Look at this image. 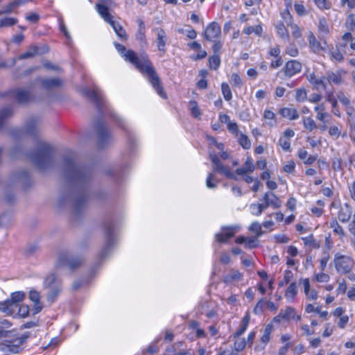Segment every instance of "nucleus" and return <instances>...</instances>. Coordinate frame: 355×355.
I'll list each match as a JSON object with an SVG mask.
<instances>
[{"label": "nucleus", "instance_id": "nucleus-27", "mask_svg": "<svg viewBox=\"0 0 355 355\" xmlns=\"http://www.w3.org/2000/svg\"><path fill=\"white\" fill-rule=\"evenodd\" d=\"M352 214V207L347 203H345L340 209L338 213V219L343 222L346 223L349 221Z\"/></svg>", "mask_w": 355, "mask_h": 355}, {"label": "nucleus", "instance_id": "nucleus-8", "mask_svg": "<svg viewBox=\"0 0 355 355\" xmlns=\"http://www.w3.org/2000/svg\"><path fill=\"white\" fill-rule=\"evenodd\" d=\"M210 159L212 163L213 169L215 172L224 175L227 178L237 180L236 176L230 170V168L224 166L218 157L215 154H209Z\"/></svg>", "mask_w": 355, "mask_h": 355}, {"label": "nucleus", "instance_id": "nucleus-6", "mask_svg": "<svg viewBox=\"0 0 355 355\" xmlns=\"http://www.w3.org/2000/svg\"><path fill=\"white\" fill-rule=\"evenodd\" d=\"M28 336L24 334L14 338L8 339L0 343V349L5 352L18 353L24 348Z\"/></svg>", "mask_w": 355, "mask_h": 355}, {"label": "nucleus", "instance_id": "nucleus-14", "mask_svg": "<svg viewBox=\"0 0 355 355\" xmlns=\"http://www.w3.org/2000/svg\"><path fill=\"white\" fill-rule=\"evenodd\" d=\"M302 63L296 60L288 61L284 68V73L288 77H292L302 70Z\"/></svg>", "mask_w": 355, "mask_h": 355}, {"label": "nucleus", "instance_id": "nucleus-31", "mask_svg": "<svg viewBox=\"0 0 355 355\" xmlns=\"http://www.w3.org/2000/svg\"><path fill=\"white\" fill-rule=\"evenodd\" d=\"M15 307L11 303L10 300L0 302V311L5 313L6 315H13L15 312Z\"/></svg>", "mask_w": 355, "mask_h": 355}, {"label": "nucleus", "instance_id": "nucleus-49", "mask_svg": "<svg viewBox=\"0 0 355 355\" xmlns=\"http://www.w3.org/2000/svg\"><path fill=\"white\" fill-rule=\"evenodd\" d=\"M249 230L255 233L257 238L261 236L263 233L261 230V225L257 221H254L250 225Z\"/></svg>", "mask_w": 355, "mask_h": 355}, {"label": "nucleus", "instance_id": "nucleus-19", "mask_svg": "<svg viewBox=\"0 0 355 355\" xmlns=\"http://www.w3.org/2000/svg\"><path fill=\"white\" fill-rule=\"evenodd\" d=\"M346 72L344 70H338L335 72H327V80L329 83L334 85H340L344 83V76Z\"/></svg>", "mask_w": 355, "mask_h": 355}, {"label": "nucleus", "instance_id": "nucleus-22", "mask_svg": "<svg viewBox=\"0 0 355 355\" xmlns=\"http://www.w3.org/2000/svg\"><path fill=\"white\" fill-rule=\"evenodd\" d=\"M12 93L15 100L19 103H28L31 98V96L29 92L25 89H17Z\"/></svg>", "mask_w": 355, "mask_h": 355}, {"label": "nucleus", "instance_id": "nucleus-58", "mask_svg": "<svg viewBox=\"0 0 355 355\" xmlns=\"http://www.w3.org/2000/svg\"><path fill=\"white\" fill-rule=\"evenodd\" d=\"M314 279L318 282L326 283L329 281L330 277L328 274H326L322 271L321 272L315 274Z\"/></svg>", "mask_w": 355, "mask_h": 355}, {"label": "nucleus", "instance_id": "nucleus-45", "mask_svg": "<svg viewBox=\"0 0 355 355\" xmlns=\"http://www.w3.org/2000/svg\"><path fill=\"white\" fill-rule=\"evenodd\" d=\"M303 125L309 131H312L317 127L315 121L309 116L303 118Z\"/></svg>", "mask_w": 355, "mask_h": 355}, {"label": "nucleus", "instance_id": "nucleus-26", "mask_svg": "<svg viewBox=\"0 0 355 355\" xmlns=\"http://www.w3.org/2000/svg\"><path fill=\"white\" fill-rule=\"evenodd\" d=\"M29 299L34 302V313H38L42 309V306L40 302V295L35 290H31L29 292Z\"/></svg>", "mask_w": 355, "mask_h": 355}, {"label": "nucleus", "instance_id": "nucleus-17", "mask_svg": "<svg viewBox=\"0 0 355 355\" xmlns=\"http://www.w3.org/2000/svg\"><path fill=\"white\" fill-rule=\"evenodd\" d=\"M347 123L349 128V136L355 142V109L354 107H349L347 109Z\"/></svg>", "mask_w": 355, "mask_h": 355}, {"label": "nucleus", "instance_id": "nucleus-32", "mask_svg": "<svg viewBox=\"0 0 355 355\" xmlns=\"http://www.w3.org/2000/svg\"><path fill=\"white\" fill-rule=\"evenodd\" d=\"M275 28L277 35L284 40L288 41L290 35L285 24L283 22L279 21L275 24Z\"/></svg>", "mask_w": 355, "mask_h": 355}, {"label": "nucleus", "instance_id": "nucleus-43", "mask_svg": "<svg viewBox=\"0 0 355 355\" xmlns=\"http://www.w3.org/2000/svg\"><path fill=\"white\" fill-rule=\"evenodd\" d=\"M329 54L331 55V59L337 62H342L344 59L343 55L338 48V46H336V48L334 49L332 48L329 49Z\"/></svg>", "mask_w": 355, "mask_h": 355}, {"label": "nucleus", "instance_id": "nucleus-35", "mask_svg": "<svg viewBox=\"0 0 355 355\" xmlns=\"http://www.w3.org/2000/svg\"><path fill=\"white\" fill-rule=\"evenodd\" d=\"M297 293V284L295 282L291 283L287 288L285 293V297L288 301H293Z\"/></svg>", "mask_w": 355, "mask_h": 355}, {"label": "nucleus", "instance_id": "nucleus-41", "mask_svg": "<svg viewBox=\"0 0 355 355\" xmlns=\"http://www.w3.org/2000/svg\"><path fill=\"white\" fill-rule=\"evenodd\" d=\"M305 245L310 246L313 248L317 249L320 248V244L316 239L313 237V234H310L308 236L302 237Z\"/></svg>", "mask_w": 355, "mask_h": 355}, {"label": "nucleus", "instance_id": "nucleus-37", "mask_svg": "<svg viewBox=\"0 0 355 355\" xmlns=\"http://www.w3.org/2000/svg\"><path fill=\"white\" fill-rule=\"evenodd\" d=\"M284 320H291L295 318V310L291 306L287 307L285 310H281L278 316Z\"/></svg>", "mask_w": 355, "mask_h": 355}, {"label": "nucleus", "instance_id": "nucleus-54", "mask_svg": "<svg viewBox=\"0 0 355 355\" xmlns=\"http://www.w3.org/2000/svg\"><path fill=\"white\" fill-rule=\"evenodd\" d=\"M218 184V181L215 178V176L213 173H209L207 180H206V186L209 189H215L216 188Z\"/></svg>", "mask_w": 355, "mask_h": 355}, {"label": "nucleus", "instance_id": "nucleus-57", "mask_svg": "<svg viewBox=\"0 0 355 355\" xmlns=\"http://www.w3.org/2000/svg\"><path fill=\"white\" fill-rule=\"evenodd\" d=\"M307 93L305 89L299 88L295 92V99L298 102H304L306 100Z\"/></svg>", "mask_w": 355, "mask_h": 355}, {"label": "nucleus", "instance_id": "nucleus-46", "mask_svg": "<svg viewBox=\"0 0 355 355\" xmlns=\"http://www.w3.org/2000/svg\"><path fill=\"white\" fill-rule=\"evenodd\" d=\"M221 90L223 97L226 101H229L232 98V91L227 83H223L221 84Z\"/></svg>", "mask_w": 355, "mask_h": 355}, {"label": "nucleus", "instance_id": "nucleus-3", "mask_svg": "<svg viewBox=\"0 0 355 355\" xmlns=\"http://www.w3.org/2000/svg\"><path fill=\"white\" fill-rule=\"evenodd\" d=\"M28 156L37 168L46 169L52 163V148L47 143L39 141L36 151Z\"/></svg>", "mask_w": 355, "mask_h": 355}, {"label": "nucleus", "instance_id": "nucleus-11", "mask_svg": "<svg viewBox=\"0 0 355 355\" xmlns=\"http://www.w3.org/2000/svg\"><path fill=\"white\" fill-rule=\"evenodd\" d=\"M216 305L214 302L205 301L199 304L198 312L201 315H205L211 318L216 315Z\"/></svg>", "mask_w": 355, "mask_h": 355}, {"label": "nucleus", "instance_id": "nucleus-55", "mask_svg": "<svg viewBox=\"0 0 355 355\" xmlns=\"http://www.w3.org/2000/svg\"><path fill=\"white\" fill-rule=\"evenodd\" d=\"M239 143L244 149H249L251 147V142L245 135H239Z\"/></svg>", "mask_w": 355, "mask_h": 355}, {"label": "nucleus", "instance_id": "nucleus-33", "mask_svg": "<svg viewBox=\"0 0 355 355\" xmlns=\"http://www.w3.org/2000/svg\"><path fill=\"white\" fill-rule=\"evenodd\" d=\"M306 78L316 89H321V87H324V83L322 79L320 77L317 76L315 73L307 74Z\"/></svg>", "mask_w": 355, "mask_h": 355}, {"label": "nucleus", "instance_id": "nucleus-30", "mask_svg": "<svg viewBox=\"0 0 355 355\" xmlns=\"http://www.w3.org/2000/svg\"><path fill=\"white\" fill-rule=\"evenodd\" d=\"M96 9L98 14L107 23L110 24L112 21V17L109 12L107 6L104 4L98 3L96 5Z\"/></svg>", "mask_w": 355, "mask_h": 355}, {"label": "nucleus", "instance_id": "nucleus-25", "mask_svg": "<svg viewBox=\"0 0 355 355\" xmlns=\"http://www.w3.org/2000/svg\"><path fill=\"white\" fill-rule=\"evenodd\" d=\"M279 114L288 120H296L300 115L298 111L295 108L283 107L279 110Z\"/></svg>", "mask_w": 355, "mask_h": 355}, {"label": "nucleus", "instance_id": "nucleus-48", "mask_svg": "<svg viewBox=\"0 0 355 355\" xmlns=\"http://www.w3.org/2000/svg\"><path fill=\"white\" fill-rule=\"evenodd\" d=\"M18 20L14 17H5L0 19V28L12 26L17 23Z\"/></svg>", "mask_w": 355, "mask_h": 355}, {"label": "nucleus", "instance_id": "nucleus-5", "mask_svg": "<svg viewBox=\"0 0 355 355\" xmlns=\"http://www.w3.org/2000/svg\"><path fill=\"white\" fill-rule=\"evenodd\" d=\"M83 259L82 257L71 254L67 252H60L56 262L57 267H67L74 270L82 265Z\"/></svg>", "mask_w": 355, "mask_h": 355}, {"label": "nucleus", "instance_id": "nucleus-42", "mask_svg": "<svg viewBox=\"0 0 355 355\" xmlns=\"http://www.w3.org/2000/svg\"><path fill=\"white\" fill-rule=\"evenodd\" d=\"M263 118L267 121V124L273 126L277 123L275 113L270 110H265L263 112Z\"/></svg>", "mask_w": 355, "mask_h": 355}, {"label": "nucleus", "instance_id": "nucleus-15", "mask_svg": "<svg viewBox=\"0 0 355 355\" xmlns=\"http://www.w3.org/2000/svg\"><path fill=\"white\" fill-rule=\"evenodd\" d=\"M85 94L96 103L98 108H101L103 105L104 96L101 90L98 88L95 87L93 89H85Z\"/></svg>", "mask_w": 355, "mask_h": 355}, {"label": "nucleus", "instance_id": "nucleus-16", "mask_svg": "<svg viewBox=\"0 0 355 355\" xmlns=\"http://www.w3.org/2000/svg\"><path fill=\"white\" fill-rule=\"evenodd\" d=\"M220 33V27L216 22L210 23L204 32V37L208 41H213L218 37Z\"/></svg>", "mask_w": 355, "mask_h": 355}, {"label": "nucleus", "instance_id": "nucleus-40", "mask_svg": "<svg viewBox=\"0 0 355 355\" xmlns=\"http://www.w3.org/2000/svg\"><path fill=\"white\" fill-rule=\"evenodd\" d=\"M314 110L317 113L316 118L320 121H323L324 118L328 115L325 111V106L323 103L315 106Z\"/></svg>", "mask_w": 355, "mask_h": 355}, {"label": "nucleus", "instance_id": "nucleus-44", "mask_svg": "<svg viewBox=\"0 0 355 355\" xmlns=\"http://www.w3.org/2000/svg\"><path fill=\"white\" fill-rule=\"evenodd\" d=\"M190 111L191 115L196 119H200L201 116V111L198 107V103L196 101H189Z\"/></svg>", "mask_w": 355, "mask_h": 355}, {"label": "nucleus", "instance_id": "nucleus-53", "mask_svg": "<svg viewBox=\"0 0 355 355\" xmlns=\"http://www.w3.org/2000/svg\"><path fill=\"white\" fill-rule=\"evenodd\" d=\"M330 227L334 230V232L336 234L340 236L344 235L343 228L339 225L336 220L334 219L330 222Z\"/></svg>", "mask_w": 355, "mask_h": 355}, {"label": "nucleus", "instance_id": "nucleus-12", "mask_svg": "<svg viewBox=\"0 0 355 355\" xmlns=\"http://www.w3.org/2000/svg\"><path fill=\"white\" fill-rule=\"evenodd\" d=\"M112 226L108 225L106 227V242L105 245L98 254L101 259H104L111 250V248L114 245V238L112 236Z\"/></svg>", "mask_w": 355, "mask_h": 355}, {"label": "nucleus", "instance_id": "nucleus-34", "mask_svg": "<svg viewBox=\"0 0 355 355\" xmlns=\"http://www.w3.org/2000/svg\"><path fill=\"white\" fill-rule=\"evenodd\" d=\"M42 84L44 87L51 89L60 86L62 84V82L59 78H53L43 79L42 81Z\"/></svg>", "mask_w": 355, "mask_h": 355}, {"label": "nucleus", "instance_id": "nucleus-10", "mask_svg": "<svg viewBox=\"0 0 355 355\" xmlns=\"http://www.w3.org/2000/svg\"><path fill=\"white\" fill-rule=\"evenodd\" d=\"M239 230V227L238 226L224 227L219 233L216 234V239L218 242L225 243L233 237Z\"/></svg>", "mask_w": 355, "mask_h": 355}, {"label": "nucleus", "instance_id": "nucleus-63", "mask_svg": "<svg viewBox=\"0 0 355 355\" xmlns=\"http://www.w3.org/2000/svg\"><path fill=\"white\" fill-rule=\"evenodd\" d=\"M345 26L349 31H353L355 30V16L349 15L347 18Z\"/></svg>", "mask_w": 355, "mask_h": 355}, {"label": "nucleus", "instance_id": "nucleus-52", "mask_svg": "<svg viewBox=\"0 0 355 355\" xmlns=\"http://www.w3.org/2000/svg\"><path fill=\"white\" fill-rule=\"evenodd\" d=\"M209 64L211 69L216 70L220 64V59L219 55H214L209 58Z\"/></svg>", "mask_w": 355, "mask_h": 355}, {"label": "nucleus", "instance_id": "nucleus-7", "mask_svg": "<svg viewBox=\"0 0 355 355\" xmlns=\"http://www.w3.org/2000/svg\"><path fill=\"white\" fill-rule=\"evenodd\" d=\"M334 263L336 271L342 275L351 272L354 266V261L352 257L340 253L334 255Z\"/></svg>", "mask_w": 355, "mask_h": 355}, {"label": "nucleus", "instance_id": "nucleus-38", "mask_svg": "<svg viewBox=\"0 0 355 355\" xmlns=\"http://www.w3.org/2000/svg\"><path fill=\"white\" fill-rule=\"evenodd\" d=\"M137 22L138 24V30L136 34V38L140 42H144L146 39L145 36V25L142 19H137Z\"/></svg>", "mask_w": 355, "mask_h": 355}, {"label": "nucleus", "instance_id": "nucleus-23", "mask_svg": "<svg viewBox=\"0 0 355 355\" xmlns=\"http://www.w3.org/2000/svg\"><path fill=\"white\" fill-rule=\"evenodd\" d=\"M243 278V274L239 270L231 269L228 273L223 277V282L225 284H232L236 282H239Z\"/></svg>", "mask_w": 355, "mask_h": 355}, {"label": "nucleus", "instance_id": "nucleus-36", "mask_svg": "<svg viewBox=\"0 0 355 355\" xmlns=\"http://www.w3.org/2000/svg\"><path fill=\"white\" fill-rule=\"evenodd\" d=\"M25 298V293L21 291L14 292L11 294L10 301L17 309L19 302H22Z\"/></svg>", "mask_w": 355, "mask_h": 355}, {"label": "nucleus", "instance_id": "nucleus-60", "mask_svg": "<svg viewBox=\"0 0 355 355\" xmlns=\"http://www.w3.org/2000/svg\"><path fill=\"white\" fill-rule=\"evenodd\" d=\"M236 340L234 341V349L236 352L243 350L246 345L245 339L240 338L239 337H234Z\"/></svg>", "mask_w": 355, "mask_h": 355}, {"label": "nucleus", "instance_id": "nucleus-4", "mask_svg": "<svg viewBox=\"0 0 355 355\" xmlns=\"http://www.w3.org/2000/svg\"><path fill=\"white\" fill-rule=\"evenodd\" d=\"M44 288L47 291V301L53 303L61 291L62 284L54 274H51L45 278Z\"/></svg>", "mask_w": 355, "mask_h": 355}, {"label": "nucleus", "instance_id": "nucleus-47", "mask_svg": "<svg viewBox=\"0 0 355 355\" xmlns=\"http://www.w3.org/2000/svg\"><path fill=\"white\" fill-rule=\"evenodd\" d=\"M272 330V327L271 324H268L265 327L263 335L261 338V340L264 345H266L269 342Z\"/></svg>", "mask_w": 355, "mask_h": 355}, {"label": "nucleus", "instance_id": "nucleus-56", "mask_svg": "<svg viewBox=\"0 0 355 355\" xmlns=\"http://www.w3.org/2000/svg\"><path fill=\"white\" fill-rule=\"evenodd\" d=\"M293 277V274L291 270H285L284 272L283 279L279 282V286L282 287L285 284H288L290 282V281L292 279Z\"/></svg>", "mask_w": 355, "mask_h": 355}, {"label": "nucleus", "instance_id": "nucleus-62", "mask_svg": "<svg viewBox=\"0 0 355 355\" xmlns=\"http://www.w3.org/2000/svg\"><path fill=\"white\" fill-rule=\"evenodd\" d=\"M17 309H18V312H17V315L21 318H26L28 315V313H29V307L28 305H26V304H21V305H19L18 304V307H17Z\"/></svg>", "mask_w": 355, "mask_h": 355}, {"label": "nucleus", "instance_id": "nucleus-9", "mask_svg": "<svg viewBox=\"0 0 355 355\" xmlns=\"http://www.w3.org/2000/svg\"><path fill=\"white\" fill-rule=\"evenodd\" d=\"M40 121L36 117L29 118L23 130H18L17 136H23L24 135H35L39 130Z\"/></svg>", "mask_w": 355, "mask_h": 355}, {"label": "nucleus", "instance_id": "nucleus-1", "mask_svg": "<svg viewBox=\"0 0 355 355\" xmlns=\"http://www.w3.org/2000/svg\"><path fill=\"white\" fill-rule=\"evenodd\" d=\"M114 46L118 53L123 59L133 64L142 74L146 76L152 87L157 94L162 98H166V95L162 86L160 78L156 73L146 53H141L138 55L134 51L126 49L125 47L119 43H114Z\"/></svg>", "mask_w": 355, "mask_h": 355}, {"label": "nucleus", "instance_id": "nucleus-64", "mask_svg": "<svg viewBox=\"0 0 355 355\" xmlns=\"http://www.w3.org/2000/svg\"><path fill=\"white\" fill-rule=\"evenodd\" d=\"M87 201L85 196L78 197L75 201V210L78 212L84 207Z\"/></svg>", "mask_w": 355, "mask_h": 355}, {"label": "nucleus", "instance_id": "nucleus-21", "mask_svg": "<svg viewBox=\"0 0 355 355\" xmlns=\"http://www.w3.org/2000/svg\"><path fill=\"white\" fill-rule=\"evenodd\" d=\"M308 40L309 47L315 53H320L325 51V47L317 40L313 33H309Z\"/></svg>", "mask_w": 355, "mask_h": 355}, {"label": "nucleus", "instance_id": "nucleus-29", "mask_svg": "<svg viewBox=\"0 0 355 355\" xmlns=\"http://www.w3.org/2000/svg\"><path fill=\"white\" fill-rule=\"evenodd\" d=\"M110 24L120 40L125 41L128 39V37L125 30L119 22L113 20Z\"/></svg>", "mask_w": 355, "mask_h": 355}, {"label": "nucleus", "instance_id": "nucleus-2", "mask_svg": "<svg viewBox=\"0 0 355 355\" xmlns=\"http://www.w3.org/2000/svg\"><path fill=\"white\" fill-rule=\"evenodd\" d=\"M64 173L69 183L79 186L85 184L91 175L90 170L86 166L76 164L71 155L64 158Z\"/></svg>", "mask_w": 355, "mask_h": 355}, {"label": "nucleus", "instance_id": "nucleus-39", "mask_svg": "<svg viewBox=\"0 0 355 355\" xmlns=\"http://www.w3.org/2000/svg\"><path fill=\"white\" fill-rule=\"evenodd\" d=\"M243 32L248 35L254 33L256 35L261 37L263 33V28L260 24H258L255 26H247L243 28Z\"/></svg>", "mask_w": 355, "mask_h": 355}, {"label": "nucleus", "instance_id": "nucleus-13", "mask_svg": "<svg viewBox=\"0 0 355 355\" xmlns=\"http://www.w3.org/2000/svg\"><path fill=\"white\" fill-rule=\"evenodd\" d=\"M153 32L156 35V44L158 51L163 54L165 53L168 40L166 32L161 28H154Z\"/></svg>", "mask_w": 355, "mask_h": 355}, {"label": "nucleus", "instance_id": "nucleus-50", "mask_svg": "<svg viewBox=\"0 0 355 355\" xmlns=\"http://www.w3.org/2000/svg\"><path fill=\"white\" fill-rule=\"evenodd\" d=\"M337 98L339 101L345 106V112H347V109L349 107H353L350 104L349 98L342 92H340L337 94Z\"/></svg>", "mask_w": 355, "mask_h": 355}, {"label": "nucleus", "instance_id": "nucleus-59", "mask_svg": "<svg viewBox=\"0 0 355 355\" xmlns=\"http://www.w3.org/2000/svg\"><path fill=\"white\" fill-rule=\"evenodd\" d=\"M231 82L233 86L241 88L243 85V80L238 73H234L231 76Z\"/></svg>", "mask_w": 355, "mask_h": 355}, {"label": "nucleus", "instance_id": "nucleus-20", "mask_svg": "<svg viewBox=\"0 0 355 355\" xmlns=\"http://www.w3.org/2000/svg\"><path fill=\"white\" fill-rule=\"evenodd\" d=\"M98 145L103 148L109 141L110 135L107 130L101 124L97 127Z\"/></svg>", "mask_w": 355, "mask_h": 355}, {"label": "nucleus", "instance_id": "nucleus-24", "mask_svg": "<svg viewBox=\"0 0 355 355\" xmlns=\"http://www.w3.org/2000/svg\"><path fill=\"white\" fill-rule=\"evenodd\" d=\"M263 201H266L273 209L279 208L282 205L281 200L272 192H267L263 195Z\"/></svg>", "mask_w": 355, "mask_h": 355}, {"label": "nucleus", "instance_id": "nucleus-28", "mask_svg": "<svg viewBox=\"0 0 355 355\" xmlns=\"http://www.w3.org/2000/svg\"><path fill=\"white\" fill-rule=\"evenodd\" d=\"M254 170V165L251 157H248L243 168H238L236 173L239 175H243L247 173H252Z\"/></svg>", "mask_w": 355, "mask_h": 355}, {"label": "nucleus", "instance_id": "nucleus-51", "mask_svg": "<svg viewBox=\"0 0 355 355\" xmlns=\"http://www.w3.org/2000/svg\"><path fill=\"white\" fill-rule=\"evenodd\" d=\"M12 113L11 107H6L0 112V128L4 124L6 119L9 117Z\"/></svg>", "mask_w": 355, "mask_h": 355}, {"label": "nucleus", "instance_id": "nucleus-18", "mask_svg": "<svg viewBox=\"0 0 355 355\" xmlns=\"http://www.w3.org/2000/svg\"><path fill=\"white\" fill-rule=\"evenodd\" d=\"M284 19L291 29V34L295 39H298L302 36V31L297 24H295L293 17L289 13L284 14Z\"/></svg>", "mask_w": 355, "mask_h": 355}, {"label": "nucleus", "instance_id": "nucleus-61", "mask_svg": "<svg viewBox=\"0 0 355 355\" xmlns=\"http://www.w3.org/2000/svg\"><path fill=\"white\" fill-rule=\"evenodd\" d=\"M285 53L291 57H296L299 54V51L295 44H291L286 47Z\"/></svg>", "mask_w": 355, "mask_h": 355}]
</instances>
